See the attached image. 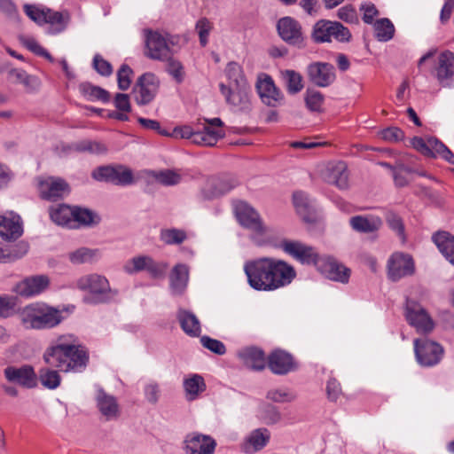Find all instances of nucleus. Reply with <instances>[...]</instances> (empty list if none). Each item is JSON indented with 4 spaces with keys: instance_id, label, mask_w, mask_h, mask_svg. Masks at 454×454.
<instances>
[{
    "instance_id": "nucleus-28",
    "label": "nucleus",
    "mask_w": 454,
    "mask_h": 454,
    "mask_svg": "<svg viewBox=\"0 0 454 454\" xmlns=\"http://www.w3.org/2000/svg\"><path fill=\"white\" fill-rule=\"evenodd\" d=\"M238 185V181L231 176L213 177L208 180L203 189L205 199L211 200L231 192Z\"/></svg>"
},
{
    "instance_id": "nucleus-6",
    "label": "nucleus",
    "mask_w": 454,
    "mask_h": 454,
    "mask_svg": "<svg viewBox=\"0 0 454 454\" xmlns=\"http://www.w3.org/2000/svg\"><path fill=\"white\" fill-rule=\"evenodd\" d=\"M233 210L239 223L243 228L251 231L253 240L261 245L268 232V227L264 224L259 213L249 204L242 200L233 204Z\"/></svg>"
},
{
    "instance_id": "nucleus-64",
    "label": "nucleus",
    "mask_w": 454,
    "mask_h": 454,
    "mask_svg": "<svg viewBox=\"0 0 454 454\" xmlns=\"http://www.w3.org/2000/svg\"><path fill=\"white\" fill-rule=\"evenodd\" d=\"M22 43L29 51H31L35 54L44 57L51 62L53 61V58L51 57V55L43 47H42L34 38H24L22 39Z\"/></svg>"
},
{
    "instance_id": "nucleus-27",
    "label": "nucleus",
    "mask_w": 454,
    "mask_h": 454,
    "mask_svg": "<svg viewBox=\"0 0 454 454\" xmlns=\"http://www.w3.org/2000/svg\"><path fill=\"white\" fill-rule=\"evenodd\" d=\"M270 439L267 428H257L250 432L240 444V450L245 454H254L262 450Z\"/></svg>"
},
{
    "instance_id": "nucleus-22",
    "label": "nucleus",
    "mask_w": 454,
    "mask_h": 454,
    "mask_svg": "<svg viewBox=\"0 0 454 454\" xmlns=\"http://www.w3.org/2000/svg\"><path fill=\"white\" fill-rule=\"evenodd\" d=\"M207 124L202 130H196L195 144L199 145L213 146L217 141L223 137L225 133L223 129V121L220 118L206 120Z\"/></svg>"
},
{
    "instance_id": "nucleus-15",
    "label": "nucleus",
    "mask_w": 454,
    "mask_h": 454,
    "mask_svg": "<svg viewBox=\"0 0 454 454\" xmlns=\"http://www.w3.org/2000/svg\"><path fill=\"white\" fill-rule=\"evenodd\" d=\"M280 248L302 264H317L318 254L315 248L301 241L284 239Z\"/></svg>"
},
{
    "instance_id": "nucleus-52",
    "label": "nucleus",
    "mask_w": 454,
    "mask_h": 454,
    "mask_svg": "<svg viewBox=\"0 0 454 454\" xmlns=\"http://www.w3.org/2000/svg\"><path fill=\"white\" fill-rule=\"evenodd\" d=\"M160 237L167 245H179L186 239L187 235L183 230L171 228L161 230Z\"/></svg>"
},
{
    "instance_id": "nucleus-5",
    "label": "nucleus",
    "mask_w": 454,
    "mask_h": 454,
    "mask_svg": "<svg viewBox=\"0 0 454 454\" xmlns=\"http://www.w3.org/2000/svg\"><path fill=\"white\" fill-rule=\"evenodd\" d=\"M144 42V54L150 59L165 61L176 52L173 49L175 45L174 37L168 33L145 29Z\"/></svg>"
},
{
    "instance_id": "nucleus-21",
    "label": "nucleus",
    "mask_w": 454,
    "mask_h": 454,
    "mask_svg": "<svg viewBox=\"0 0 454 454\" xmlns=\"http://www.w3.org/2000/svg\"><path fill=\"white\" fill-rule=\"evenodd\" d=\"M40 196L47 200H57L68 194V184L62 178L49 176L40 179L38 183Z\"/></svg>"
},
{
    "instance_id": "nucleus-16",
    "label": "nucleus",
    "mask_w": 454,
    "mask_h": 454,
    "mask_svg": "<svg viewBox=\"0 0 454 454\" xmlns=\"http://www.w3.org/2000/svg\"><path fill=\"white\" fill-rule=\"evenodd\" d=\"M307 75L309 82L317 87L325 88L336 80L334 67L327 62H312L307 67Z\"/></svg>"
},
{
    "instance_id": "nucleus-59",
    "label": "nucleus",
    "mask_w": 454,
    "mask_h": 454,
    "mask_svg": "<svg viewBox=\"0 0 454 454\" xmlns=\"http://www.w3.org/2000/svg\"><path fill=\"white\" fill-rule=\"evenodd\" d=\"M16 301L13 296L0 295V317L7 318L14 314Z\"/></svg>"
},
{
    "instance_id": "nucleus-36",
    "label": "nucleus",
    "mask_w": 454,
    "mask_h": 454,
    "mask_svg": "<svg viewBox=\"0 0 454 454\" xmlns=\"http://www.w3.org/2000/svg\"><path fill=\"white\" fill-rule=\"evenodd\" d=\"M454 75V53L450 51L442 52L438 58L436 77L441 84Z\"/></svg>"
},
{
    "instance_id": "nucleus-54",
    "label": "nucleus",
    "mask_w": 454,
    "mask_h": 454,
    "mask_svg": "<svg viewBox=\"0 0 454 454\" xmlns=\"http://www.w3.org/2000/svg\"><path fill=\"white\" fill-rule=\"evenodd\" d=\"M153 176L159 183L166 186L176 185L182 180L181 174L173 169L153 172Z\"/></svg>"
},
{
    "instance_id": "nucleus-42",
    "label": "nucleus",
    "mask_w": 454,
    "mask_h": 454,
    "mask_svg": "<svg viewBox=\"0 0 454 454\" xmlns=\"http://www.w3.org/2000/svg\"><path fill=\"white\" fill-rule=\"evenodd\" d=\"M100 257L98 249L80 247L68 254V259L73 264L91 263Z\"/></svg>"
},
{
    "instance_id": "nucleus-50",
    "label": "nucleus",
    "mask_w": 454,
    "mask_h": 454,
    "mask_svg": "<svg viewBox=\"0 0 454 454\" xmlns=\"http://www.w3.org/2000/svg\"><path fill=\"white\" fill-rule=\"evenodd\" d=\"M39 380L42 385L48 389L57 388L61 382L59 372L50 368H43L40 370Z\"/></svg>"
},
{
    "instance_id": "nucleus-45",
    "label": "nucleus",
    "mask_w": 454,
    "mask_h": 454,
    "mask_svg": "<svg viewBox=\"0 0 454 454\" xmlns=\"http://www.w3.org/2000/svg\"><path fill=\"white\" fill-rule=\"evenodd\" d=\"M74 229L83 226H90L99 222V217L91 210L82 208L79 207H74Z\"/></svg>"
},
{
    "instance_id": "nucleus-1",
    "label": "nucleus",
    "mask_w": 454,
    "mask_h": 454,
    "mask_svg": "<svg viewBox=\"0 0 454 454\" xmlns=\"http://www.w3.org/2000/svg\"><path fill=\"white\" fill-rule=\"evenodd\" d=\"M247 283L256 291L272 292L292 283L296 277L294 268L273 257H261L244 264Z\"/></svg>"
},
{
    "instance_id": "nucleus-19",
    "label": "nucleus",
    "mask_w": 454,
    "mask_h": 454,
    "mask_svg": "<svg viewBox=\"0 0 454 454\" xmlns=\"http://www.w3.org/2000/svg\"><path fill=\"white\" fill-rule=\"evenodd\" d=\"M405 317L409 324L419 333H428L434 328L433 320L425 309L414 301H407Z\"/></svg>"
},
{
    "instance_id": "nucleus-32",
    "label": "nucleus",
    "mask_w": 454,
    "mask_h": 454,
    "mask_svg": "<svg viewBox=\"0 0 454 454\" xmlns=\"http://www.w3.org/2000/svg\"><path fill=\"white\" fill-rule=\"evenodd\" d=\"M322 273L329 279L347 283L350 276L349 269L334 259L328 258L319 265Z\"/></svg>"
},
{
    "instance_id": "nucleus-24",
    "label": "nucleus",
    "mask_w": 454,
    "mask_h": 454,
    "mask_svg": "<svg viewBox=\"0 0 454 454\" xmlns=\"http://www.w3.org/2000/svg\"><path fill=\"white\" fill-rule=\"evenodd\" d=\"M349 226L358 233L372 234L383 226V220L376 215H357L349 218Z\"/></svg>"
},
{
    "instance_id": "nucleus-60",
    "label": "nucleus",
    "mask_w": 454,
    "mask_h": 454,
    "mask_svg": "<svg viewBox=\"0 0 454 454\" xmlns=\"http://www.w3.org/2000/svg\"><path fill=\"white\" fill-rule=\"evenodd\" d=\"M92 67L102 76H110L113 74V66L101 55L96 54L92 60Z\"/></svg>"
},
{
    "instance_id": "nucleus-29",
    "label": "nucleus",
    "mask_w": 454,
    "mask_h": 454,
    "mask_svg": "<svg viewBox=\"0 0 454 454\" xmlns=\"http://www.w3.org/2000/svg\"><path fill=\"white\" fill-rule=\"evenodd\" d=\"M323 177L328 184L339 189H347L348 186V173L347 165L343 161L329 163L323 172Z\"/></svg>"
},
{
    "instance_id": "nucleus-34",
    "label": "nucleus",
    "mask_w": 454,
    "mask_h": 454,
    "mask_svg": "<svg viewBox=\"0 0 454 454\" xmlns=\"http://www.w3.org/2000/svg\"><path fill=\"white\" fill-rule=\"evenodd\" d=\"M176 317L182 330L190 337H199L201 333L200 322L191 311L179 309Z\"/></svg>"
},
{
    "instance_id": "nucleus-8",
    "label": "nucleus",
    "mask_w": 454,
    "mask_h": 454,
    "mask_svg": "<svg viewBox=\"0 0 454 454\" xmlns=\"http://www.w3.org/2000/svg\"><path fill=\"white\" fill-rule=\"evenodd\" d=\"M312 37L317 43L330 42L332 37L339 42H348L350 31L338 21L319 20L313 28Z\"/></svg>"
},
{
    "instance_id": "nucleus-3",
    "label": "nucleus",
    "mask_w": 454,
    "mask_h": 454,
    "mask_svg": "<svg viewBox=\"0 0 454 454\" xmlns=\"http://www.w3.org/2000/svg\"><path fill=\"white\" fill-rule=\"evenodd\" d=\"M20 317L25 328L35 330L54 328L64 319L61 310L44 302H35L26 306Z\"/></svg>"
},
{
    "instance_id": "nucleus-44",
    "label": "nucleus",
    "mask_w": 454,
    "mask_h": 454,
    "mask_svg": "<svg viewBox=\"0 0 454 454\" xmlns=\"http://www.w3.org/2000/svg\"><path fill=\"white\" fill-rule=\"evenodd\" d=\"M69 149L77 153H89L91 154H104L106 153V146L98 141L82 140L69 145Z\"/></svg>"
},
{
    "instance_id": "nucleus-14",
    "label": "nucleus",
    "mask_w": 454,
    "mask_h": 454,
    "mask_svg": "<svg viewBox=\"0 0 454 454\" xmlns=\"http://www.w3.org/2000/svg\"><path fill=\"white\" fill-rule=\"evenodd\" d=\"M5 380L25 388H34L37 386V375L33 366L23 364L21 366L9 365L4 369Z\"/></svg>"
},
{
    "instance_id": "nucleus-20",
    "label": "nucleus",
    "mask_w": 454,
    "mask_h": 454,
    "mask_svg": "<svg viewBox=\"0 0 454 454\" xmlns=\"http://www.w3.org/2000/svg\"><path fill=\"white\" fill-rule=\"evenodd\" d=\"M50 286V278L46 275H35L20 281L14 291L21 297L30 298L41 294Z\"/></svg>"
},
{
    "instance_id": "nucleus-48",
    "label": "nucleus",
    "mask_w": 454,
    "mask_h": 454,
    "mask_svg": "<svg viewBox=\"0 0 454 454\" xmlns=\"http://www.w3.org/2000/svg\"><path fill=\"white\" fill-rule=\"evenodd\" d=\"M375 36L380 42H387L392 39L395 27L393 23L387 18L378 20L373 24Z\"/></svg>"
},
{
    "instance_id": "nucleus-61",
    "label": "nucleus",
    "mask_w": 454,
    "mask_h": 454,
    "mask_svg": "<svg viewBox=\"0 0 454 454\" xmlns=\"http://www.w3.org/2000/svg\"><path fill=\"white\" fill-rule=\"evenodd\" d=\"M200 343L205 348L216 355L222 356L226 353L225 345L216 339H213L208 336H202L200 338Z\"/></svg>"
},
{
    "instance_id": "nucleus-17",
    "label": "nucleus",
    "mask_w": 454,
    "mask_h": 454,
    "mask_svg": "<svg viewBox=\"0 0 454 454\" xmlns=\"http://www.w3.org/2000/svg\"><path fill=\"white\" fill-rule=\"evenodd\" d=\"M414 271V261L409 254L395 253L387 261V276L392 281L411 276Z\"/></svg>"
},
{
    "instance_id": "nucleus-47",
    "label": "nucleus",
    "mask_w": 454,
    "mask_h": 454,
    "mask_svg": "<svg viewBox=\"0 0 454 454\" xmlns=\"http://www.w3.org/2000/svg\"><path fill=\"white\" fill-rule=\"evenodd\" d=\"M45 23L50 25L48 33L58 34L62 32L67 26V20L63 14L59 12H53L50 9H46L45 12Z\"/></svg>"
},
{
    "instance_id": "nucleus-31",
    "label": "nucleus",
    "mask_w": 454,
    "mask_h": 454,
    "mask_svg": "<svg viewBox=\"0 0 454 454\" xmlns=\"http://www.w3.org/2000/svg\"><path fill=\"white\" fill-rule=\"evenodd\" d=\"M23 232L20 215L12 212L0 215V236L5 240L16 239Z\"/></svg>"
},
{
    "instance_id": "nucleus-55",
    "label": "nucleus",
    "mask_w": 454,
    "mask_h": 454,
    "mask_svg": "<svg viewBox=\"0 0 454 454\" xmlns=\"http://www.w3.org/2000/svg\"><path fill=\"white\" fill-rule=\"evenodd\" d=\"M225 73L231 81V85L247 84L246 79L242 73V68L238 63L230 62L226 67Z\"/></svg>"
},
{
    "instance_id": "nucleus-18",
    "label": "nucleus",
    "mask_w": 454,
    "mask_h": 454,
    "mask_svg": "<svg viewBox=\"0 0 454 454\" xmlns=\"http://www.w3.org/2000/svg\"><path fill=\"white\" fill-rule=\"evenodd\" d=\"M216 446V441L212 436L198 432L188 434L184 440L186 454H214Z\"/></svg>"
},
{
    "instance_id": "nucleus-56",
    "label": "nucleus",
    "mask_w": 454,
    "mask_h": 454,
    "mask_svg": "<svg viewBox=\"0 0 454 454\" xmlns=\"http://www.w3.org/2000/svg\"><path fill=\"white\" fill-rule=\"evenodd\" d=\"M266 397L274 403H290L296 396L286 388H273L268 391Z\"/></svg>"
},
{
    "instance_id": "nucleus-43",
    "label": "nucleus",
    "mask_w": 454,
    "mask_h": 454,
    "mask_svg": "<svg viewBox=\"0 0 454 454\" xmlns=\"http://www.w3.org/2000/svg\"><path fill=\"white\" fill-rule=\"evenodd\" d=\"M81 93L90 101H101L107 103L110 101V94L105 89L95 86L90 82H82L79 86Z\"/></svg>"
},
{
    "instance_id": "nucleus-7",
    "label": "nucleus",
    "mask_w": 454,
    "mask_h": 454,
    "mask_svg": "<svg viewBox=\"0 0 454 454\" xmlns=\"http://www.w3.org/2000/svg\"><path fill=\"white\" fill-rule=\"evenodd\" d=\"M160 82L153 73L147 72L140 75L132 89L135 102L138 106H147L156 98Z\"/></svg>"
},
{
    "instance_id": "nucleus-46",
    "label": "nucleus",
    "mask_w": 454,
    "mask_h": 454,
    "mask_svg": "<svg viewBox=\"0 0 454 454\" xmlns=\"http://www.w3.org/2000/svg\"><path fill=\"white\" fill-rule=\"evenodd\" d=\"M281 74L290 94H296L303 89L302 76L300 73L294 70H285Z\"/></svg>"
},
{
    "instance_id": "nucleus-10",
    "label": "nucleus",
    "mask_w": 454,
    "mask_h": 454,
    "mask_svg": "<svg viewBox=\"0 0 454 454\" xmlns=\"http://www.w3.org/2000/svg\"><path fill=\"white\" fill-rule=\"evenodd\" d=\"M91 176L97 181L121 186H127L134 182L132 170L123 165L99 167L92 171Z\"/></svg>"
},
{
    "instance_id": "nucleus-57",
    "label": "nucleus",
    "mask_w": 454,
    "mask_h": 454,
    "mask_svg": "<svg viewBox=\"0 0 454 454\" xmlns=\"http://www.w3.org/2000/svg\"><path fill=\"white\" fill-rule=\"evenodd\" d=\"M133 70L127 64H122L117 71V83L121 90H127L131 84Z\"/></svg>"
},
{
    "instance_id": "nucleus-62",
    "label": "nucleus",
    "mask_w": 454,
    "mask_h": 454,
    "mask_svg": "<svg viewBox=\"0 0 454 454\" xmlns=\"http://www.w3.org/2000/svg\"><path fill=\"white\" fill-rule=\"evenodd\" d=\"M337 17L348 24H357L359 20L356 9L351 4H346L337 11Z\"/></svg>"
},
{
    "instance_id": "nucleus-13",
    "label": "nucleus",
    "mask_w": 454,
    "mask_h": 454,
    "mask_svg": "<svg viewBox=\"0 0 454 454\" xmlns=\"http://www.w3.org/2000/svg\"><path fill=\"white\" fill-rule=\"evenodd\" d=\"M277 30L280 38L289 45L304 47L305 36L302 27L295 19L289 16L279 19L277 22Z\"/></svg>"
},
{
    "instance_id": "nucleus-4",
    "label": "nucleus",
    "mask_w": 454,
    "mask_h": 454,
    "mask_svg": "<svg viewBox=\"0 0 454 454\" xmlns=\"http://www.w3.org/2000/svg\"><path fill=\"white\" fill-rule=\"evenodd\" d=\"M44 362L50 366L57 368L63 372H81L88 364L89 355L86 348H74L63 352L43 356Z\"/></svg>"
},
{
    "instance_id": "nucleus-37",
    "label": "nucleus",
    "mask_w": 454,
    "mask_h": 454,
    "mask_svg": "<svg viewBox=\"0 0 454 454\" xmlns=\"http://www.w3.org/2000/svg\"><path fill=\"white\" fill-rule=\"evenodd\" d=\"M51 219L58 225L74 229V207L60 204L50 208Z\"/></svg>"
},
{
    "instance_id": "nucleus-58",
    "label": "nucleus",
    "mask_w": 454,
    "mask_h": 454,
    "mask_svg": "<svg viewBox=\"0 0 454 454\" xmlns=\"http://www.w3.org/2000/svg\"><path fill=\"white\" fill-rule=\"evenodd\" d=\"M212 23L207 19H200L196 23V31L200 37V43L202 47H205L208 42V35L212 30Z\"/></svg>"
},
{
    "instance_id": "nucleus-33",
    "label": "nucleus",
    "mask_w": 454,
    "mask_h": 454,
    "mask_svg": "<svg viewBox=\"0 0 454 454\" xmlns=\"http://www.w3.org/2000/svg\"><path fill=\"white\" fill-rule=\"evenodd\" d=\"M238 356L242 363L252 370L261 371L265 367V356L262 350L248 347L239 351Z\"/></svg>"
},
{
    "instance_id": "nucleus-9",
    "label": "nucleus",
    "mask_w": 454,
    "mask_h": 454,
    "mask_svg": "<svg viewBox=\"0 0 454 454\" xmlns=\"http://www.w3.org/2000/svg\"><path fill=\"white\" fill-rule=\"evenodd\" d=\"M168 267V263L156 262L151 256L139 255L129 260L124 270L129 274L146 271L151 278L158 279L165 277Z\"/></svg>"
},
{
    "instance_id": "nucleus-39",
    "label": "nucleus",
    "mask_w": 454,
    "mask_h": 454,
    "mask_svg": "<svg viewBox=\"0 0 454 454\" xmlns=\"http://www.w3.org/2000/svg\"><path fill=\"white\" fill-rule=\"evenodd\" d=\"M83 348L79 344L78 338L73 333L59 335L54 343H52L44 352L43 356H49L63 352L66 349Z\"/></svg>"
},
{
    "instance_id": "nucleus-26",
    "label": "nucleus",
    "mask_w": 454,
    "mask_h": 454,
    "mask_svg": "<svg viewBox=\"0 0 454 454\" xmlns=\"http://www.w3.org/2000/svg\"><path fill=\"white\" fill-rule=\"evenodd\" d=\"M256 89L262 101L269 106L275 107L283 99L282 93L269 75H264L263 78L258 80Z\"/></svg>"
},
{
    "instance_id": "nucleus-63",
    "label": "nucleus",
    "mask_w": 454,
    "mask_h": 454,
    "mask_svg": "<svg viewBox=\"0 0 454 454\" xmlns=\"http://www.w3.org/2000/svg\"><path fill=\"white\" fill-rule=\"evenodd\" d=\"M262 419L267 425H272L280 421L281 414L276 406L267 404L262 411Z\"/></svg>"
},
{
    "instance_id": "nucleus-38",
    "label": "nucleus",
    "mask_w": 454,
    "mask_h": 454,
    "mask_svg": "<svg viewBox=\"0 0 454 454\" xmlns=\"http://www.w3.org/2000/svg\"><path fill=\"white\" fill-rule=\"evenodd\" d=\"M433 240L442 255L454 265V236L446 231H439Z\"/></svg>"
},
{
    "instance_id": "nucleus-35",
    "label": "nucleus",
    "mask_w": 454,
    "mask_h": 454,
    "mask_svg": "<svg viewBox=\"0 0 454 454\" xmlns=\"http://www.w3.org/2000/svg\"><path fill=\"white\" fill-rule=\"evenodd\" d=\"M189 279V270L185 264H176L169 276L170 289L173 294L179 295L184 293Z\"/></svg>"
},
{
    "instance_id": "nucleus-12",
    "label": "nucleus",
    "mask_w": 454,
    "mask_h": 454,
    "mask_svg": "<svg viewBox=\"0 0 454 454\" xmlns=\"http://www.w3.org/2000/svg\"><path fill=\"white\" fill-rule=\"evenodd\" d=\"M414 350L418 362L422 366H434L442 358L443 348L437 342L427 338L414 340Z\"/></svg>"
},
{
    "instance_id": "nucleus-51",
    "label": "nucleus",
    "mask_w": 454,
    "mask_h": 454,
    "mask_svg": "<svg viewBox=\"0 0 454 454\" xmlns=\"http://www.w3.org/2000/svg\"><path fill=\"white\" fill-rule=\"evenodd\" d=\"M170 55L164 62L167 63L166 71L177 82L182 83L185 77L184 67L183 64Z\"/></svg>"
},
{
    "instance_id": "nucleus-53",
    "label": "nucleus",
    "mask_w": 454,
    "mask_h": 454,
    "mask_svg": "<svg viewBox=\"0 0 454 454\" xmlns=\"http://www.w3.org/2000/svg\"><path fill=\"white\" fill-rule=\"evenodd\" d=\"M304 100L309 111L320 112L325 101V97L320 91L308 89L304 95Z\"/></svg>"
},
{
    "instance_id": "nucleus-40",
    "label": "nucleus",
    "mask_w": 454,
    "mask_h": 454,
    "mask_svg": "<svg viewBox=\"0 0 454 454\" xmlns=\"http://www.w3.org/2000/svg\"><path fill=\"white\" fill-rule=\"evenodd\" d=\"M293 201L297 213L304 221L310 222L314 207L308 195L303 192H295L293 195Z\"/></svg>"
},
{
    "instance_id": "nucleus-41",
    "label": "nucleus",
    "mask_w": 454,
    "mask_h": 454,
    "mask_svg": "<svg viewBox=\"0 0 454 454\" xmlns=\"http://www.w3.org/2000/svg\"><path fill=\"white\" fill-rule=\"evenodd\" d=\"M184 388L188 401L195 400L199 395L205 391L206 383L199 374H193L184 380Z\"/></svg>"
},
{
    "instance_id": "nucleus-11",
    "label": "nucleus",
    "mask_w": 454,
    "mask_h": 454,
    "mask_svg": "<svg viewBox=\"0 0 454 454\" xmlns=\"http://www.w3.org/2000/svg\"><path fill=\"white\" fill-rule=\"evenodd\" d=\"M412 146L423 154L432 158H442L450 164L454 165V153L438 138L428 137L423 139L415 137L411 140Z\"/></svg>"
},
{
    "instance_id": "nucleus-23",
    "label": "nucleus",
    "mask_w": 454,
    "mask_h": 454,
    "mask_svg": "<svg viewBox=\"0 0 454 454\" xmlns=\"http://www.w3.org/2000/svg\"><path fill=\"white\" fill-rule=\"evenodd\" d=\"M220 91L224 96L225 100L231 106L245 110L249 107V88L247 83L242 85H231L230 87L220 84Z\"/></svg>"
},
{
    "instance_id": "nucleus-25",
    "label": "nucleus",
    "mask_w": 454,
    "mask_h": 454,
    "mask_svg": "<svg viewBox=\"0 0 454 454\" xmlns=\"http://www.w3.org/2000/svg\"><path fill=\"white\" fill-rule=\"evenodd\" d=\"M270 370L278 375H285L297 369V364L293 356L283 350L277 349L268 357Z\"/></svg>"
},
{
    "instance_id": "nucleus-49",
    "label": "nucleus",
    "mask_w": 454,
    "mask_h": 454,
    "mask_svg": "<svg viewBox=\"0 0 454 454\" xmlns=\"http://www.w3.org/2000/svg\"><path fill=\"white\" fill-rule=\"evenodd\" d=\"M385 219L389 229L395 232L401 240L404 241L406 235L402 217L394 211H387L385 215Z\"/></svg>"
},
{
    "instance_id": "nucleus-30",
    "label": "nucleus",
    "mask_w": 454,
    "mask_h": 454,
    "mask_svg": "<svg viewBox=\"0 0 454 454\" xmlns=\"http://www.w3.org/2000/svg\"><path fill=\"white\" fill-rule=\"evenodd\" d=\"M96 402L98 411L106 420H115L120 417V406L114 395L99 389L96 396Z\"/></svg>"
},
{
    "instance_id": "nucleus-2",
    "label": "nucleus",
    "mask_w": 454,
    "mask_h": 454,
    "mask_svg": "<svg viewBox=\"0 0 454 454\" xmlns=\"http://www.w3.org/2000/svg\"><path fill=\"white\" fill-rule=\"evenodd\" d=\"M76 287L86 294L83 301L87 304H108L119 298V290L112 288L108 279L98 273L82 276L76 281Z\"/></svg>"
}]
</instances>
